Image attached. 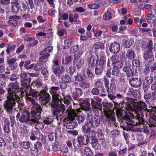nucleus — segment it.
I'll return each mask as SVG.
<instances>
[{
    "label": "nucleus",
    "instance_id": "1",
    "mask_svg": "<svg viewBox=\"0 0 156 156\" xmlns=\"http://www.w3.org/2000/svg\"><path fill=\"white\" fill-rule=\"evenodd\" d=\"M7 91V99L3 104V106L6 112L11 114L16 105V101L20 100L24 95V92L21 90L19 85L15 83H10L6 88Z\"/></svg>",
    "mask_w": 156,
    "mask_h": 156
},
{
    "label": "nucleus",
    "instance_id": "2",
    "mask_svg": "<svg viewBox=\"0 0 156 156\" xmlns=\"http://www.w3.org/2000/svg\"><path fill=\"white\" fill-rule=\"evenodd\" d=\"M125 115H122V110H119L117 112V117L119 121H121L124 123V127L126 128V130H130L135 126L139 125H142L144 124V121L139 113H135L136 115L135 117L137 119L138 122H135L133 119H134L135 116L134 114L129 112H126L125 111Z\"/></svg>",
    "mask_w": 156,
    "mask_h": 156
},
{
    "label": "nucleus",
    "instance_id": "3",
    "mask_svg": "<svg viewBox=\"0 0 156 156\" xmlns=\"http://www.w3.org/2000/svg\"><path fill=\"white\" fill-rule=\"evenodd\" d=\"M111 60L112 61V66L108 68L106 73L107 76L109 78L111 77V75L117 76L119 73V69L123 65V63L121 61H116L115 58H112Z\"/></svg>",
    "mask_w": 156,
    "mask_h": 156
},
{
    "label": "nucleus",
    "instance_id": "4",
    "mask_svg": "<svg viewBox=\"0 0 156 156\" xmlns=\"http://www.w3.org/2000/svg\"><path fill=\"white\" fill-rule=\"evenodd\" d=\"M31 114L26 110L23 112H19L16 115L17 119L21 123H25L33 126L36 122V120L31 118Z\"/></svg>",
    "mask_w": 156,
    "mask_h": 156
},
{
    "label": "nucleus",
    "instance_id": "5",
    "mask_svg": "<svg viewBox=\"0 0 156 156\" xmlns=\"http://www.w3.org/2000/svg\"><path fill=\"white\" fill-rule=\"evenodd\" d=\"M33 110L31 111V118H33L35 120H39L41 117V114L42 109L41 106L38 103L33 106Z\"/></svg>",
    "mask_w": 156,
    "mask_h": 156
},
{
    "label": "nucleus",
    "instance_id": "6",
    "mask_svg": "<svg viewBox=\"0 0 156 156\" xmlns=\"http://www.w3.org/2000/svg\"><path fill=\"white\" fill-rule=\"evenodd\" d=\"M148 88L145 86H143L142 89L144 91V98L145 100H149L155 101H156V93L153 92L151 93L148 90Z\"/></svg>",
    "mask_w": 156,
    "mask_h": 156
},
{
    "label": "nucleus",
    "instance_id": "7",
    "mask_svg": "<svg viewBox=\"0 0 156 156\" xmlns=\"http://www.w3.org/2000/svg\"><path fill=\"white\" fill-rule=\"evenodd\" d=\"M48 91V88L47 87L41 90L38 98L40 101L49 102L51 98L49 94L47 92Z\"/></svg>",
    "mask_w": 156,
    "mask_h": 156
},
{
    "label": "nucleus",
    "instance_id": "8",
    "mask_svg": "<svg viewBox=\"0 0 156 156\" xmlns=\"http://www.w3.org/2000/svg\"><path fill=\"white\" fill-rule=\"evenodd\" d=\"M136 111L135 112V113H137L140 114L141 116H144V115H147V105L143 101L139 102L136 107Z\"/></svg>",
    "mask_w": 156,
    "mask_h": 156
},
{
    "label": "nucleus",
    "instance_id": "9",
    "mask_svg": "<svg viewBox=\"0 0 156 156\" xmlns=\"http://www.w3.org/2000/svg\"><path fill=\"white\" fill-rule=\"evenodd\" d=\"M130 65L125 64L122 69L123 72L126 73L127 77H132L135 75L137 71V69L132 67L131 69Z\"/></svg>",
    "mask_w": 156,
    "mask_h": 156
},
{
    "label": "nucleus",
    "instance_id": "10",
    "mask_svg": "<svg viewBox=\"0 0 156 156\" xmlns=\"http://www.w3.org/2000/svg\"><path fill=\"white\" fill-rule=\"evenodd\" d=\"M52 98V100L49 102V104L51 108L54 109L58 107L60 105V103H62V102L63 98L61 97H57L55 96H53Z\"/></svg>",
    "mask_w": 156,
    "mask_h": 156
},
{
    "label": "nucleus",
    "instance_id": "11",
    "mask_svg": "<svg viewBox=\"0 0 156 156\" xmlns=\"http://www.w3.org/2000/svg\"><path fill=\"white\" fill-rule=\"evenodd\" d=\"M101 121L100 117L97 115H95L94 116L89 118L88 122L89 125L92 127L96 128L100 124Z\"/></svg>",
    "mask_w": 156,
    "mask_h": 156
},
{
    "label": "nucleus",
    "instance_id": "12",
    "mask_svg": "<svg viewBox=\"0 0 156 156\" xmlns=\"http://www.w3.org/2000/svg\"><path fill=\"white\" fill-rule=\"evenodd\" d=\"M83 94V91L80 87H75L72 93V97L74 101H81L80 97Z\"/></svg>",
    "mask_w": 156,
    "mask_h": 156
},
{
    "label": "nucleus",
    "instance_id": "13",
    "mask_svg": "<svg viewBox=\"0 0 156 156\" xmlns=\"http://www.w3.org/2000/svg\"><path fill=\"white\" fill-rule=\"evenodd\" d=\"M104 80L105 86L102 87L101 88V92L102 93L101 94L102 96H105L107 94H108L111 92L109 88V82L108 79L106 77H104Z\"/></svg>",
    "mask_w": 156,
    "mask_h": 156
},
{
    "label": "nucleus",
    "instance_id": "14",
    "mask_svg": "<svg viewBox=\"0 0 156 156\" xmlns=\"http://www.w3.org/2000/svg\"><path fill=\"white\" fill-rule=\"evenodd\" d=\"M16 60L14 58L10 59L8 56L7 57V63L8 66L6 67V69L8 71L13 70L15 69L17 66V63L16 62Z\"/></svg>",
    "mask_w": 156,
    "mask_h": 156
},
{
    "label": "nucleus",
    "instance_id": "15",
    "mask_svg": "<svg viewBox=\"0 0 156 156\" xmlns=\"http://www.w3.org/2000/svg\"><path fill=\"white\" fill-rule=\"evenodd\" d=\"M98 56L97 55H92L88 60V66L90 68H93L98 65Z\"/></svg>",
    "mask_w": 156,
    "mask_h": 156
},
{
    "label": "nucleus",
    "instance_id": "16",
    "mask_svg": "<svg viewBox=\"0 0 156 156\" xmlns=\"http://www.w3.org/2000/svg\"><path fill=\"white\" fill-rule=\"evenodd\" d=\"M130 85L134 88H138L141 86V79L140 78L132 77L129 81Z\"/></svg>",
    "mask_w": 156,
    "mask_h": 156
},
{
    "label": "nucleus",
    "instance_id": "17",
    "mask_svg": "<svg viewBox=\"0 0 156 156\" xmlns=\"http://www.w3.org/2000/svg\"><path fill=\"white\" fill-rule=\"evenodd\" d=\"M80 105L81 106V109L83 111H86L87 112H91L90 110V105L89 99H86L80 102Z\"/></svg>",
    "mask_w": 156,
    "mask_h": 156
},
{
    "label": "nucleus",
    "instance_id": "18",
    "mask_svg": "<svg viewBox=\"0 0 156 156\" xmlns=\"http://www.w3.org/2000/svg\"><path fill=\"white\" fill-rule=\"evenodd\" d=\"M90 101L91 105L94 108V112L95 113L98 114L99 112V110L100 111L102 110V106L101 104L94 101V100H93V98L91 99Z\"/></svg>",
    "mask_w": 156,
    "mask_h": 156
},
{
    "label": "nucleus",
    "instance_id": "19",
    "mask_svg": "<svg viewBox=\"0 0 156 156\" xmlns=\"http://www.w3.org/2000/svg\"><path fill=\"white\" fill-rule=\"evenodd\" d=\"M120 44L116 42L111 44L109 46L110 52L114 54L118 53L120 51Z\"/></svg>",
    "mask_w": 156,
    "mask_h": 156
},
{
    "label": "nucleus",
    "instance_id": "20",
    "mask_svg": "<svg viewBox=\"0 0 156 156\" xmlns=\"http://www.w3.org/2000/svg\"><path fill=\"white\" fill-rule=\"evenodd\" d=\"M52 71L57 77L60 78L61 75L64 72L65 68L63 66H60L55 68L53 67Z\"/></svg>",
    "mask_w": 156,
    "mask_h": 156
},
{
    "label": "nucleus",
    "instance_id": "21",
    "mask_svg": "<svg viewBox=\"0 0 156 156\" xmlns=\"http://www.w3.org/2000/svg\"><path fill=\"white\" fill-rule=\"evenodd\" d=\"M20 16H10L9 18L10 20L9 21V25L13 27H16L18 25L20 24V22L17 20L20 19Z\"/></svg>",
    "mask_w": 156,
    "mask_h": 156
},
{
    "label": "nucleus",
    "instance_id": "22",
    "mask_svg": "<svg viewBox=\"0 0 156 156\" xmlns=\"http://www.w3.org/2000/svg\"><path fill=\"white\" fill-rule=\"evenodd\" d=\"M143 55L144 60H149V62H151L154 60V57L152 51L146 50L144 53Z\"/></svg>",
    "mask_w": 156,
    "mask_h": 156
},
{
    "label": "nucleus",
    "instance_id": "23",
    "mask_svg": "<svg viewBox=\"0 0 156 156\" xmlns=\"http://www.w3.org/2000/svg\"><path fill=\"white\" fill-rule=\"evenodd\" d=\"M60 88L58 87L52 86L49 89V92L53 96H55L56 97H59L60 96L59 94Z\"/></svg>",
    "mask_w": 156,
    "mask_h": 156
},
{
    "label": "nucleus",
    "instance_id": "24",
    "mask_svg": "<svg viewBox=\"0 0 156 156\" xmlns=\"http://www.w3.org/2000/svg\"><path fill=\"white\" fill-rule=\"evenodd\" d=\"M106 117L105 124H108V126H110L112 125H113L114 123L112 122L111 121L115 122V119L114 117H113L111 114H106Z\"/></svg>",
    "mask_w": 156,
    "mask_h": 156
},
{
    "label": "nucleus",
    "instance_id": "25",
    "mask_svg": "<svg viewBox=\"0 0 156 156\" xmlns=\"http://www.w3.org/2000/svg\"><path fill=\"white\" fill-rule=\"evenodd\" d=\"M136 137L138 142L137 145L140 146L141 145L147 144V142L146 141H143L144 137L143 135L140 133H137L136 135Z\"/></svg>",
    "mask_w": 156,
    "mask_h": 156
},
{
    "label": "nucleus",
    "instance_id": "26",
    "mask_svg": "<svg viewBox=\"0 0 156 156\" xmlns=\"http://www.w3.org/2000/svg\"><path fill=\"white\" fill-rule=\"evenodd\" d=\"M134 42V39L132 38H127L124 39L123 43V46L126 48H129L133 45Z\"/></svg>",
    "mask_w": 156,
    "mask_h": 156
},
{
    "label": "nucleus",
    "instance_id": "27",
    "mask_svg": "<svg viewBox=\"0 0 156 156\" xmlns=\"http://www.w3.org/2000/svg\"><path fill=\"white\" fill-rule=\"evenodd\" d=\"M72 141L75 148L76 149H79L83 145L79 136L77 137V139H73Z\"/></svg>",
    "mask_w": 156,
    "mask_h": 156
},
{
    "label": "nucleus",
    "instance_id": "28",
    "mask_svg": "<svg viewBox=\"0 0 156 156\" xmlns=\"http://www.w3.org/2000/svg\"><path fill=\"white\" fill-rule=\"evenodd\" d=\"M83 145H86L90 142V140L87 135L84 134L79 136Z\"/></svg>",
    "mask_w": 156,
    "mask_h": 156
},
{
    "label": "nucleus",
    "instance_id": "29",
    "mask_svg": "<svg viewBox=\"0 0 156 156\" xmlns=\"http://www.w3.org/2000/svg\"><path fill=\"white\" fill-rule=\"evenodd\" d=\"M92 48L95 51H96L98 49H104L105 48V46L102 42L98 41L94 44Z\"/></svg>",
    "mask_w": 156,
    "mask_h": 156
},
{
    "label": "nucleus",
    "instance_id": "30",
    "mask_svg": "<svg viewBox=\"0 0 156 156\" xmlns=\"http://www.w3.org/2000/svg\"><path fill=\"white\" fill-rule=\"evenodd\" d=\"M127 53L126 54L127 58L131 60L133 59L136 56L134 51L133 48H131L127 50Z\"/></svg>",
    "mask_w": 156,
    "mask_h": 156
},
{
    "label": "nucleus",
    "instance_id": "31",
    "mask_svg": "<svg viewBox=\"0 0 156 156\" xmlns=\"http://www.w3.org/2000/svg\"><path fill=\"white\" fill-rule=\"evenodd\" d=\"M31 86H33V88L35 89L40 90L42 87V84L41 81L39 79H37L31 83Z\"/></svg>",
    "mask_w": 156,
    "mask_h": 156
},
{
    "label": "nucleus",
    "instance_id": "32",
    "mask_svg": "<svg viewBox=\"0 0 156 156\" xmlns=\"http://www.w3.org/2000/svg\"><path fill=\"white\" fill-rule=\"evenodd\" d=\"M117 80L115 79V77L112 78L110 80V84L109 86V88L112 92V91L115 90L116 88V83Z\"/></svg>",
    "mask_w": 156,
    "mask_h": 156
},
{
    "label": "nucleus",
    "instance_id": "33",
    "mask_svg": "<svg viewBox=\"0 0 156 156\" xmlns=\"http://www.w3.org/2000/svg\"><path fill=\"white\" fill-rule=\"evenodd\" d=\"M77 125V123L75 120H71L67 123L66 127L69 129H73L76 127Z\"/></svg>",
    "mask_w": 156,
    "mask_h": 156
},
{
    "label": "nucleus",
    "instance_id": "34",
    "mask_svg": "<svg viewBox=\"0 0 156 156\" xmlns=\"http://www.w3.org/2000/svg\"><path fill=\"white\" fill-rule=\"evenodd\" d=\"M73 56H66L65 59H62V64L63 65H69L72 63L73 61Z\"/></svg>",
    "mask_w": 156,
    "mask_h": 156
},
{
    "label": "nucleus",
    "instance_id": "35",
    "mask_svg": "<svg viewBox=\"0 0 156 156\" xmlns=\"http://www.w3.org/2000/svg\"><path fill=\"white\" fill-rule=\"evenodd\" d=\"M113 102L114 104V108L115 109H116V114H117V112H118V111L121 110V109H118L120 107V105H121L122 108V104L124 102V101L123 100H122V101H113ZM122 110L123 112V110ZM122 115H125V114H123V112L122 113ZM116 115H117V114H116Z\"/></svg>",
    "mask_w": 156,
    "mask_h": 156
},
{
    "label": "nucleus",
    "instance_id": "36",
    "mask_svg": "<svg viewBox=\"0 0 156 156\" xmlns=\"http://www.w3.org/2000/svg\"><path fill=\"white\" fill-rule=\"evenodd\" d=\"M62 94L63 96V100H64V103L65 104L69 105L71 103V102L73 101V99L72 98V97L70 95H67L65 96L64 94L62 92Z\"/></svg>",
    "mask_w": 156,
    "mask_h": 156
},
{
    "label": "nucleus",
    "instance_id": "37",
    "mask_svg": "<svg viewBox=\"0 0 156 156\" xmlns=\"http://www.w3.org/2000/svg\"><path fill=\"white\" fill-rule=\"evenodd\" d=\"M124 102L122 104V109H123V111L125 109L126 111H133V108L132 106L130 105V103L129 102L127 101L125 102L123 101Z\"/></svg>",
    "mask_w": 156,
    "mask_h": 156
},
{
    "label": "nucleus",
    "instance_id": "38",
    "mask_svg": "<svg viewBox=\"0 0 156 156\" xmlns=\"http://www.w3.org/2000/svg\"><path fill=\"white\" fill-rule=\"evenodd\" d=\"M95 69V74L97 76H100L103 72L104 66L98 64L96 65Z\"/></svg>",
    "mask_w": 156,
    "mask_h": 156
},
{
    "label": "nucleus",
    "instance_id": "39",
    "mask_svg": "<svg viewBox=\"0 0 156 156\" xmlns=\"http://www.w3.org/2000/svg\"><path fill=\"white\" fill-rule=\"evenodd\" d=\"M153 81V76L151 75L150 76L147 77L144 80V83L143 84L142 87L143 86L145 85L147 87H148V86H149L152 83Z\"/></svg>",
    "mask_w": 156,
    "mask_h": 156
},
{
    "label": "nucleus",
    "instance_id": "40",
    "mask_svg": "<svg viewBox=\"0 0 156 156\" xmlns=\"http://www.w3.org/2000/svg\"><path fill=\"white\" fill-rule=\"evenodd\" d=\"M73 41L70 38H68L64 41V44L62 46V49H67L69 48L71 46Z\"/></svg>",
    "mask_w": 156,
    "mask_h": 156
},
{
    "label": "nucleus",
    "instance_id": "41",
    "mask_svg": "<svg viewBox=\"0 0 156 156\" xmlns=\"http://www.w3.org/2000/svg\"><path fill=\"white\" fill-rule=\"evenodd\" d=\"M35 88L32 89V87H31L29 91V95L28 96H31L32 97L36 99H37L38 96L39 95L40 92L38 93V92L36 91Z\"/></svg>",
    "mask_w": 156,
    "mask_h": 156
},
{
    "label": "nucleus",
    "instance_id": "42",
    "mask_svg": "<svg viewBox=\"0 0 156 156\" xmlns=\"http://www.w3.org/2000/svg\"><path fill=\"white\" fill-rule=\"evenodd\" d=\"M4 123L3 127L4 131L5 133H8L10 131L9 121H8V119H6L4 121Z\"/></svg>",
    "mask_w": 156,
    "mask_h": 156
},
{
    "label": "nucleus",
    "instance_id": "43",
    "mask_svg": "<svg viewBox=\"0 0 156 156\" xmlns=\"http://www.w3.org/2000/svg\"><path fill=\"white\" fill-rule=\"evenodd\" d=\"M96 133L94 130H90L89 132L88 135L89 138L91 139V142L98 140V139L96 137Z\"/></svg>",
    "mask_w": 156,
    "mask_h": 156
},
{
    "label": "nucleus",
    "instance_id": "44",
    "mask_svg": "<svg viewBox=\"0 0 156 156\" xmlns=\"http://www.w3.org/2000/svg\"><path fill=\"white\" fill-rule=\"evenodd\" d=\"M53 47L52 46H49L45 49L40 53V55H50L49 53L52 50Z\"/></svg>",
    "mask_w": 156,
    "mask_h": 156
},
{
    "label": "nucleus",
    "instance_id": "45",
    "mask_svg": "<svg viewBox=\"0 0 156 156\" xmlns=\"http://www.w3.org/2000/svg\"><path fill=\"white\" fill-rule=\"evenodd\" d=\"M39 120H37L36 123L33 124V126H35V128L38 130H40L43 129L44 126V123L43 122H39Z\"/></svg>",
    "mask_w": 156,
    "mask_h": 156
},
{
    "label": "nucleus",
    "instance_id": "46",
    "mask_svg": "<svg viewBox=\"0 0 156 156\" xmlns=\"http://www.w3.org/2000/svg\"><path fill=\"white\" fill-rule=\"evenodd\" d=\"M57 136V132L56 131L55 133L53 132H51L49 133L48 137L49 140L51 141H53L54 140H56Z\"/></svg>",
    "mask_w": 156,
    "mask_h": 156
},
{
    "label": "nucleus",
    "instance_id": "47",
    "mask_svg": "<svg viewBox=\"0 0 156 156\" xmlns=\"http://www.w3.org/2000/svg\"><path fill=\"white\" fill-rule=\"evenodd\" d=\"M32 135H35L36 139L38 140H42L43 139V135L37 131H33L32 133Z\"/></svg>",
    "mask_w": 156,
    "mask_h": 156
},
{
    "label": "nucleus",
    "instance_id": "48",
    "mask_svg": "<svg viewBox=\"0 0 156 156\" xmlns=\"http://www.w3.org/2000/svg\"><path fill=\"white\" fill-rule=\"evenodd\" d=\"M80 87L83 89L89 88L90 87V83L85 81H82L79 83Z\"/></svg>",
    "mask_w": 156,
    "mask_h": 156
},
{
    "label": "nucleus",
    "instance_id": "49",
    "mask_svg": "<svg viewBox=\"0 0 156 156\" xmlns=\"http://www.w3.org/2000/svg\"><path fill=\"white\" fill-rule=\"evenodd\" d=\"M83 75L85 78L89 79H91L93 77V74L91 71L87 69L83 72Z\"/></svg>",
    "mask_w": 156,
    "mask_h": 156
},
{
    "label": "nucleus",
    "instance_id": "50",
    "mask_svg": "<svg viewBox=\"0 0 156 156\" xmlns=\"http://www.w3.org/2000/svg\"><path fill=\"white\" fill-rule=\"evenodd\" d=\"M74 79L75 82L74 83V84L75 85L77 84V83H76V82H81L82 81H83V77L81 74L79 73H77L76 75L75 76Z\"/></svg>",
    "mask_w": 156,
    "mask_h": 156
},
{
    "label": "nucleus",
    "instance_id": "51",
    "mask_svg": "<svg viewBox=\"0 0 156 156\" xmlns=\"http://www.w3.org/2000/svg\"><path fill=\"white\" fill-rule=\"evenodd\" d=\"M8 47L7 46V49L6 50V51L7 53V55H10V51H14L15 48L16 47V45L15 44H12L11 46H9V44L8 43L7 44Z\"/></svg>",
    "mask_w": 156,
    "mask_h": 156
},
{
    "label": "nucleus",
    "instance_id": "52",
    "mask_svg": "<svg viewBox=\"0 0 156 156\" xmlns=\"http://www.w3.org/2000/svg\"><path fill=\"white\" fill-rule=\"evenodd\" d=\"M68 117L70 120H75L74 118L77 116V113L74 110H72L68 113Z\"/></svg>",
    "mask_w": 156,
    "mask_h": 156
},
{
    "label": "nucleus",
    "instance_id": "53",
    "mask_svg": "<svg viewBox=\"0 0 156 156\" xmlns=\"http://www.w3.org/2000/svg\"><path fill=\"white\" fill-rule=\"evenodd\" d=\"M41 55L42 56L40 57L39 58V62L43 63H45L47 62L48 60V58L50 56V55Z\"/></svg>",
    "mask_w": 156,
    "mask_h": 156
},
{
    "label": "nucleus",
    "instance_id": "54",
    "mask_svg": "<svg viewBox=\"0 0 156 156\" xmlns=\"http://www.w3.org/2000/svg\"><path fill=\"white\" fill-rule=\"evenodd\" d=\"M20 145L23 148L27 149L30 147V144L29 141H22L20 143Z\"/></svg>",
    "mask_w": 156,
    "mask_h": 156
},
{
    "label": "nucleus",
    "instance_id": "55",
    "mask_svg": "<svg viewBox=\"0 0 156 156\" xmlns=\"http://www.w3.org/2000/svg\"><path fill=\"white\" fill-rule=\"evenodd\" d=\"M44 66V64L38 62L34 64V69L36 71H40L42 69Z\"/></svg>",
    "mask_w": 156,
    "mask_h": 156
},
{
    "label": "nucleus",
    "instance_id": "56",
    "mask_svg": "<svg viewBox=\"0 0 156 156\" xmlns=\"http://www.w3.org/2000/svg\"><path fill=\"white\" fill-rule=\"evenodd\" d=\"M83 154L87 156H92L93 154L91 149L88 147H86L85 148Z\"/></svg>",
    "mask_w": 156,
    "mask_h": 156
},
{
    "label": "nucleus",
    "instance_id": "57",
    "mask_svg": "<svg viewBox=\"0 0 156 156\" xmlns=\"http://www.w3.org/2000/svg\"><path fill=\"white\" fill-rule=\"evenodd\" d=\"M98 141V140L91 142L92 147L95 150H99L101 149V146Z\"/></svg>",
    "mask_w": 156,
    "mask_h": 156
},
{
    "label": "nucleus",
    "instance_id": "58",
    "mask_svg": "<svg viewBox=\"0 0 156 156\" xmlns=\"http://www.w3.org/2000/svg\"><path fill=\"white\" fill-rule=\"evenodd\" d=\"M97 136L100 140H103L104 139V134H103L102 130L101 129H98L96 132Z\"/></svg>",
    "mask_w": 156,
    "mask_h": 156
},
{
    "label": "nucleus",
    "instance_id": "59",
    "mask_svg": "<svg viewBox=\"0 0 156 156\" xmlns=\"http://www.w3.org/2000/svg\"><path fill=\"white\" fill-rule=\"evenodd\" d=\"M76 119L79 125H83V124L84 122L85 119V118L83 116L79 115L77 116L76 117Z\"/></svg>",
    "mask_w": 156,
    "mask_h": 156
},
{
    "label": "nucleus",
    "instance_id": "60",
    "mask_svg": "<svg viewBox=\"0 0 156 156\" xmlns=\"http://www.w3.org/2000/svg\"><path fill=\"white\" fill-rule=\"evenodd\" d=\"M89 123V122H87L86 123H85L84 125L82 126V129L86 132L89 133L90 129V128L92 127L91 126H90Z\"/></svg>",
    "mask_w": 156,
    "mask_h": 156
},
{
    "label": "nucleus",
    "instance_id": "61",
    "mask_svg": "<svg viewBox=\"0 0 156 156\" xmlns=\"http://www.w3.org/2000/svg\"><path fill=\"white\" fill-rule=\"evenodd\" d=\"M62 80L66 83H70L71 81V80L69 76L66 74L63 75L62 78Z\"/></svg>",
    "mask_w": 156,
    "mask_h": 156
},
{
    "label": "nucleus",
    "instance_id": "62",
    "mask_svg": "<svg viewBox=\"0 0 156 156\" xmlns=\"http://www.w3.org/2000/svg\"><path fill=\"white\" fill-rule=\"evenodd\" d=\"M111 15V12L108 11H107L104 14L103 16V19L105 20H109L112 18Z\"/></svg>",
    "mask_w": 156,
    "mask_h": 156
},
{
    "label": "nucleus",
    "instance_id": "63",
    "mask_svg": "<svg viewBox=\"0 0 156 156\" xmlns=\"http://www.w3.org/2000/svg\"><path fill=\"white\" fill-rule=\"evenodd\" d=\"M31 78L30 76L27 79H25L24 80H23L21 82V85L22 86H25L27 85L30 83L31 82Z\"/></svg>",
    "mask_w": 156,
    "mask_h": 156
},
{
    "label": "nucleus",
    "instance_id": "64",
    "mask_svg": "<svg viewBox=\"0 0 156 156\" xmlns=\"http://www.w3.org/2000/svg\"><path fill=\"white\" fill-rule=\"evenodd\" d=\"M84 61L83 59L80 58V59L77 60L76 62V66L78 68H81L84 63Z\"/></svg>",
    "mask_w": 156,
    "mask_h": 156
}]
</instances>
